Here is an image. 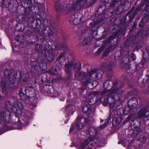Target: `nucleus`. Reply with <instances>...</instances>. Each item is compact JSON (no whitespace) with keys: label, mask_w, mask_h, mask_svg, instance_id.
Wrapping results in <instances>:
<instances>
[{"label":"nucleus","mask_w":149,"mask_h":149,"mask_svg":"<svg viewBox=\"0 0 149 149\" xmlns=\"http://www.w3.org/2000/svg\"><path fill=\"white\" fill-rule=\"evenodd\" d=\"M116 63L115 61H110L108 64L106 63H102L100 64V68L102 70H106L108 71L111 72L112 69L115 67Z\"/></svg>","instance_id":"obj_7"},{"label":"nucleus","mask_w":149,"mask_h":149,"mask_svg":"<svg viewBox=\"0 0 149 149\" xmlns=\"http://www.w3.org/2000/svg\"><path fill=\"white\" fill-rule=\"evenodd\" d=\"M35 49L39 53L42 54H45L48 50L54 51L53 46L46 42L45 44H37L35 46Z\"/></svg>","instance_id":"obj_6"},{"label":"nucleus","mask_w":149,"mask_h":149,"mask_svg":"<svg viewBox=\"0 0 149 149\" xmlns=\"http://www.w3.org/2000/svg\"><path fill=\"white\" fill-rule=\"evenodd\" d=\"M103 121V120H101V121L102 122Z\"/></svg>","instance_id":"obj_58"},{"label":"nucleus","mask_w":149,"mask_h":149,"mask_svg":"<svg viewBox=\"0 0 149 149\" xmlns=\"http://www.w3.org/2000/svg\"><path fill=\"white\" fill-rule=\"evenodd\" d=\"M94 140H95L94 138L91 137H89L88 139L84 140L83 142L80 145L81 149H84L90 142H91L90 145L91 146H93L94 144Z\"/></svg>","instance_id":"obj_14"},{"label":"nucleus","mask_w":149,"mask_h":149,"mask_svg":"<svg viewBox=\"0 0 149 149\" xmlns=\"http://www.w3.org/2000/svg\"><path fill=\"white\" fill-rule=\"evenodd\" d=\"M123 6L121 5L116 9L115 12L116 13L119 14L123 12Z\"/></svg>","instance_id":"obj_32"},{"label":"nucleus","mask_w":149,"mask_h":149,"mask_svg":"<svg viewBox=\"0 0 149 149\" xmlns=\"http://www.w3.org/2000/svg\"><path fill=\"white\" fill-rule=\"evenodd\" d=\"M132 60H136V56L134 54H132Z\"/></svg>","instance_id":"obj_48"},{"label":"nucleus","mask_w":149,"mask_h":149,"mask_svg":"<svg viewBox=\"0 0 149 149\" xmlns=\"http://www.w3.org/2000/svg\"><path fill=\"white\" fill-rule=\"evenodd\" d=\"M91 106L90 105H85L82 109V112L83 113H86L87 116L89 115L93 114L91 111Z\"/></svg>","instance_id":"obj_22"},{"label":"nucleus","mask_w":149,"mask_h":149,"mask_svg":"<svg viewBox=\"0 0 149 149\" xmlns=\"http://www.w3.org/2000/svg\"><path fill=\"white\" fill-rule=\"evenodd\" d=\"M47 76L45 73H42L37 76L36 78V82L39 84H42L47 80Z\"/></svg>","instance_id":"obj_15"},{"label":"nucleus","mask_w":149,"mask_h":149,"mask_svg":"<svg viewBox=\"0 0 149 149\" xmlns=\"http://www.w3.org/2000/svg\"><path fill=\"white\" fill-rule=\"evenodd\" d=\"M3 119L7 123H9V120L11 119V113L8 110L3 111L2 113Z\"/></svg>","instance_id":"obj_18"},{"label":"nucleus","mask_w":149,"mask_h":149,"mask_svg":"<svg viewBox=\"0 0 149 149\" xmlns=\"http://www.w3.org/2000/svg\"><path fill=\"white\" fill-rule=\"evenodd\" d=\"M138 114L139 118L149 120V111L146 109L142 108L139 111Z\"/></svg>","instance_id":"obj_12"},{"label":"nucleus","mask_w":149,"mask_h":149,"mask_svg":"<svg viewBox=\"0 0 149 149\" xmlns=\"http://www.w3.org/2000/svg\"><path fill=\"white\" fill-rule=\"evenodd\" d=\"M113 83L111 81V80L109 79L106 81L104 83L103 85V86L105 89H107L111 87L110 84Z\"/></svg>","instance_id":"obj_31"},{"label":"nucleus","mask_w":149,"mask_h":149,"mask_svg":"<svg viewBox=\"0 0 149 149\" xmlns=\"http://www.w3.org/2000/svg\"><path fill=\"white\" fill-rule=\"evenodd\" d=\"M31 72L32 76H35L37 73L38 69L41 70H45L47 69V65L46 63L43 60H40L39 63L36 61H32L31 62Z\"/></svg>","instance_id":"obj_5"},{"label":"nucleus","mask_w":149,"mask_h":149,"mask_svg":"<svg viewBox=\"0 0 149 149\" xmlns=\"http://www.w3.org/2000/svg\"><path fill=\"white\" fill-rule=\"evenodd\" d=\"M4 77L0 82V87L3 90L5 91L13 85L16 81L17 75L12 69H5L3 72Z\"/></svg>","instance_id":"obj_1"},{"label":"nucleus","mask_w":149,"mask_h":149,"mask_svg":"<svg viewBox=\"0 0 149 149\" xmlns=\"http://www.w3.org/2000/svg\"><path fill=\"white\" fill-rule=\"evenodd\" d=\"M120 111V109H118L117 110V113H118V112H119Z\"/></svg>","instance_id":"obj_54"},{"label":"nucleus","mask_w":149,"mask_h":149,"mask_svg":"<svg viewBox=\"0 0 149 149\" xmlns=\"http://www.w3.org/2000/svg\"><path fill=\"white\" fill-rule=\"evenodd\" d=\"M6 106L8 109H12L13 106L12 104H11L10 102L9 101H7L6 102Z\"/></svg>","instance_id":"obj_37"},{"label":"nucleus","mask_w":149,"mask_h":149,"mask_svg":"<svg viewBox=\"0 0 149 149\" xmlns=\"http://www.w3.org/2000/svg\"><path fill=\"white\" fill-rule=\"evenodd\" d=\"M67 110L68 112L69 115L73 114L75 111L74 107L73 106L68 105L66 107Z\"/></svg>","instance_id":"obj_30"},{"label":"nucleus","mask_w":149,"mask_h":149,"mask_svg":"<svg viewBox=\"0 0 149 149\" xmlns=\"http://www.w3.org/2000/svg\"><path fill=\"white\" fill-rule=\"evenodd\" d=\"M38 8L39 11L43 12L45 9V6L43 4H40L39 5Z\"/></svg>","instance_id":"obj_38"},{"label":"nucleus","mask_w":149,"mask_h":149,"mask_svg":"<svg viewBox=\"0 0 149 149\" xmlns=\"http://www.w3.org/2000/svg\"><path fill=\"white\" fill-rule=\"evenodd\" d=\"M102 6H100L99 8L98 9V10H100V9H101L102 8Z\"/></svg>","instance_id":"obj_52"},{"label":"nucleus","mask_w":149,"mask_h":149,"mask_svg":"<svg viewBox=\"0 0 149 149\" xmlns=\"http://www.w3.org/2000/svg\"><path fill=\"white\" fill-rule=\"evenodd\" d=\"M65 53L63 52L59 56L57 59L59 64L61 66H63L64 63L65 71L68 75H71V73L73 70L79 71L80 69V65L76 62L74 63L73 61L69 62L68 58H66L65 56Z\"/></svg>","instance_id":"obj_2"},{"label":"nucleus","mask_w":149,"mask_h":149,"mask_svg":"<svg viewBox=\"0 0 149 149\" xmlns=\"http://www.w3.org/2000/svg\"><path fill=\"white\" fill-rule=\"evenodd\" d=\"M111 46L109 47H108L105 52H104L103 54V56H106L108 55V54H109V53L111 51Z\"/></svg>","instance_id":"obj_34"},{"label":"nucleus","mask_w":149,"mask_h":149,"mask_svg":"<svg viewBox=\"0 0 149 149\" xmlns=\"http://www.w3.org/2000/svg\"><path fill=\"white\" fill-rule=\"evenodd\" d=\"M25 94H28L30 93L29 96L30 97L31 95H33V97L35 96V91L33 88L31 87H27L25 89ZM33 96H31V97H32Z\"/></svg>","instance_id":"obj_23"},{"label":"nucleus","mask_w":149,"mask_h":149,"mask_svg":"<svg viewBox=\"0 0 149 149\" xmlns=\"http://www.w3.org/2000/svg\"><path fill=\"white\" fill-rule=\"evenodd\" d=\"M19 95L21 98L22 100H25L26 97V94H24L23 92V90L22 88H21L19 91Z\"/></svg>","instance_id":"obj_33"},{"label":"nucleus","mask_w":149,"mask_h":149,"mask_svg":"<svg viewBox=\"0 0 149 149\" xmlns=\"http://www.w3.org/2000/svg\"><path fill=\"white\" fill-rule=\"evenodd\" d=\"M93 95L94 94H98L99 93V92H93Z\"/></svg>","instance_id":"obj_50"},{"label":"nucleus","mask_w":149,"mask_h":149,"mask_svg":"<svg viewBox=\"0 0 149 149\" xmlns=\"http://www.w3.org/2000/svg\"><path fill=\"white\" fill-rule=\"evenodd\" d=\"M12 110L15 113L18 114H21L25 110L22 102L18 101L17 103L13 105Z\"/></svg>","instance_id":"obj_10"},{"label":"nucleus","mask_w":149,"mask_h":149,"mask_svg":"<svg viewBox=\"0 0 149 149\" xmlns=\"http://www.w3.org/2000/svg\"><path fill=\"white\" fill-rule=\"evenodd\" d=\"M40 92L43 93H52L54 91L53 86L48 84L40 86Z\"/></svg>","instance_id":"obj_11"},{"label":"nucleus","mask_w":149,"mask_h":149,"mask_svg":"<svg viewBox=\"0 0 149 149\" xmlns=\"http://www.w3.org/2000/svg\"><path fill=\"white\" fill-rule=\"evenodd\" d=\"M118 84L117 82H116L113 84V88H112L110 89V90H105L102 91L100 93L101 95H107V98L104 99L103 97H102L100 99V101L101 102H103V104H107L108 103H109L108 101V98H111L113 100H114L116 98V96L118 94V91L119 90L123 87V86H121L119 87L118 88H116L115 89V87Z\"/></svg>","instance_id":"obj_4"},{"label":"nucleus","mask_w":149,"mask_h":149,"mask_svg":"<svg viewBox=\"0 0 149 149\" xmlns=\"http://www.w3.org/2000/svg\"><path fill=\"white\" fill-rule=\"evenodd\" d=\"M56 10L57 11H62L67 13L69 10V5L66 4L65 2L62 3H60L58 2L56 3L55 6Z\"/></svg>","instance_id":"obj_9"},{"label":"nucleus","mask_w":149,"mask_h":149,"mask_svg":"<svg viewBox=\"0 0 149 149\" xmlns=\"http://www.w3.org/2000/svg\"><path fill=\"white\" fill-rule=\"evenodd\" d=\"M130 116H129L127 118V119L128 120H130Z\"/></svg>","instance_id":"obj_53"},{"label":"nucleus","mask_w":149,"mask_h":149,"mask_svg":"<svg viewBox=\"0 0 149 149\" xmlns=\"http://www.w3.org/2000/svg\"><path fill=\"white\" fill-rule=\"evenodd\" d=\"M97 132V128L94 127H90L89 130V135L91 136H95Z\"/></svg>","instance_id":"obj_26"},{"label":"nucleus","mask_w":149,"mask_h":149,"mask_svg":"<svg viewBox=\"0 0 149 149\" xmlns=\"http://www.w3.org/2000/svg\"><path fill=\"white\" fill-rule=\"evenodd\" d=\"M93 114L89 115L87 116V117H85L84 119V123H89L93 120Z\"/></svg>","instance_id":"obj_29"},{"label":"nucleus","mask_w":149,"mask_h":149,"mask_svg":"<svg viewBox=\"0 0 149 149\" xmlns=\"http://www.w3.org/2000/svg\"><path fill=\"white\" fill-rule=\"evenodd\" d=\"M125 65V64H123V65Z\"/></svg>","instance_id":"obj_60"},{"label":"nucleus","mask_w":149,"mask_h":149,"mask_svg":"<svg viewBox=\"0 0 149 149\" xmlns=\"http://www.w3.org/2000/svg\"><path fill=\"white\" fill-rule=\"evenodd\" d=\"M59 70V68L58 66H53L50 69V73L52 75H56Z\"/></svg>","instance_id":"obj_25"},{"label":"nucleus","mask_w":149,"mask_h":149,"mask_svg":"<svg viewBox=\"0 0 149 149\" xmlns=\"http://www.w3.org/2000/svg\"><path fill=\"white\" fill-rule=\"evenodd\" d=\"M130 61V56L129 55L127 54L125 55L123 57L122 61H121L120 66L121 67L123 68L126 67L127 64Z\"/></svg>","instance_id":"obj_19"},{"label":"nucleus","mask_w":149,"mask_h":149,"mask_svg":"<svg viewBox=\"0 0 149 149\" xmlns=\"http://www.w3.org/2000/svg\"><path fill=\"white\" fill-rule=\"evenodd\" d=\"M87 149H92V148H90V147H88V148H87Z\"/></svg>","instance_id":"obj_56"},{"label":"nucleus","mask_w":149,"mask_h":149,"mask_svg":"<svg viewBox=\"0 0 149 149\" xmlns=\"http://www.w3.org/2000/svg\"><path fill=\"white\" fill-rule=\"evenodd\" d=\"M118 143H120V142H118Z\"/></svg>","instance_id":"obj_59"},{"label":"nucleus","mask_w":149,"mask_h":149,"mask_svg":"<svg viewBox=\"0 0 149 149\" xmlns=\"http://www.w3.org/2000/svg\"><path fill=\"white\" fill-rule=\"evenodd\" d=\"M33 100V101L32 102H31L30 103V105L31 106H32L33 107H35L36 106V100L34 99Z\"/></svg>","instance_id":"obj_41"},{"label":"nucleus","mask_w":149,"mask_h":149,"mask_svg":"<svg viewBox=\"0 0 149 149\" xmlns=\"http://www.w3.org/2000/svg\"><path fill=\"white\" fill-rule=\"evenodd\" d=\"M111 75L110 76H109L110 78H111Z\"/></svg>","instance_id":"obj_57"},{"label":"nucleus","mask_w":149,"mask_h":149,"mask_svg":"<svg viewBox=\"0 0 149 149\" xmlns=\"http://www.w3.org/2000/svg\"><path fill=\"white\" fill-rule=\"evenodd\" d=\"M65 46V45H64L61 44H59L57 45L54 46V47L56 48L57 50L58 51L63 49Z\"/></svg>","instance_id":"obj_35"},{"label":"nucleus","mask_w":149,"mask_h":149,"mask_svg":"<svg viewBox=\"0 0 149 149\" xmlns=\"http://www.w3.org/2000/svg\"><path fill=\"white\" fill-rule=\"evenodd\" d=\"M74 76L76 79L81 80H85V81L82 83L84 85L86 86L88 84L91 83L92 80L95 79V78H100L102 75L99 71L96 69H93L90 71L88 74L84 72H76Z\"/></svg>","instance_id":"obj_3"},{"label":"nucleus","mask_w":149,"mask_h":149,"mask_svg":"<svg viewBox=\"0 0 149 149\" xmlns=\"http://www.w3.org/2000/svg\"><path fill=\"white\" fill-rule=\"evenodd\" d=\"M138 104L137 99L135 97H132L131 100H129L128 102V106L132 107L131 108L134 109L137 106Z\"/></svg>","instance_id":"obj_17"},{"label":"nucleus","mask_w":149,"mask_h":149,"mask_svg":"<svg viewBox=\"0 0 149 149\" xmlns=\"http://www.w3.org/2000/svg\"><path fill=\"white\" fill-rule=\"evenodd\" d=\"M8 1V0H1V2L0 1V6L1 7H3L5 5L6 2Z\"/></svg>","instance_id":"obj_42"},{"label":"nucleus","mask_w":149,"mask_h":149,"mask_svg":"<svg viewBox=\"0 0 149 149\" xmlns=\"http://www.w3.org/2000/svg\"><path fill=\"white\" fill-rule=\"evenodd\" d=\"M8 5H10V4H11V3L10 2H8Z\"/></svg>","instance_id":"obj_55"},{"label":"nucleus","mask_w":149,"mask_h":149,"mask_svg":"<svg viewBox=\"0 0 149 149\" xmlns=\"http://www.w3.org/2000/svg\"><path fill=\"white\" fill-rule=\"evenodd\" d=\"M75 127V126L74 125V123L72 125L71 128L70 129L69 132H72L74 129Z\"/></svg>","instance_id":"obj_45"},{"label":"nucleus","mask_w":149,"mask_h":149,"mask_svg":"<svg viewBox=\"0 0 149 149\" xmlns=\"http://www.w3.org/2000/svg\"><path fill=\"white\" fill-rule=\"evenodd\" d=\"M1 93H3V92H1L0 91V99L1 100H3L4 99V97L3 95H1Z\"/></svg>","instance_id":"obj_47"},{"label":"nucleus","mask_w":149,"mask_h":149,"mask_svg":"<svg viewBox=\"0 0 149 149\" xmlns=\"http://www.w3.org/2000/svg\"><path fill=\"white\" fill-rule=\"evenodd\" d=\"M47 29H48L47 32V36L49 38L52 40H55L57 36V32L54 27H51L50 28L47 27Z\"/></svg>","instance_id":"obj_13"},{"label":"nucleus","mask_w":149,"mask_h":149,"mask_svg":"<svg viewBox=\"0 0 149 149\" xmlns=\"http://www.w3.org/2000/svg\"><path fill=\"white\" fill-rule=\"evenodd\" d=\"M1 112H0V120H1Z\"/></svg>","instance_id":"obj_51"},{"label":"nucleus","mask_w":149,"mask_h":149,"mask_svg":"<svg viewBox=\"0 0 149 149\" xmlns=\"http://www.w3.org/2000/svg\"><path fill=\"white\" fill-rule=\"evenodd\" d=\"M120 122L119 121L118 118H116L115 120L114 119L113 121V123L115 124L116 126L119 125Z\"/></svg>","instance_id":"obj_39"},{"label":"nucleus","mask_w":149,"mask_h":149,"mask_svg":"<svg viewBox=\"0 0 149 149\" xmlns=\"http://www.w3.org/2000/svg\"><path fill=\"white\" fill-rule=\"evenodd\" d=\"M86 42V45L89 44L92 40V38L91 37H88L86 38H84Z\"/></svg>","instance_id":"obj_40"},{"label":"nucleus","mask_w":149,"mask_h":149,"mask_svg":"<svg viewBox=\"0 0 149 149\" xmlns=\"http://www.w3.org/2000/svg\"><path fill=\"white\" fill-rule=\"evenodd\" d=\"M106 45L104 44L102 45V46L99 48L97 51V53L98 54H100L104 49Z\"/></svg>","instance_id":"obj_36"},{"label":"nucleus","mask_w":149,"mask_h":149,"mask_svg":"<svg viewBox=\"0 0 149 149\" xmlns=\"http://www.w3.org/2000/svg\"><path fill=\"white\" fill-rule=\"evenodd\" d=\"M54 51L48 50L47 52H45V54H43V55H45L47 60L49 62L52 61L54 58V55L53 53L55 51V49L53 47Z\"/></svg>","instance_id":"obj_16"},{"label":"nucleus","mask_w":149,"mask_h":149,"mask_svg":"<svg viewBox=\"0 0 149 149\" xmlns=\"http://www.w3.org/2000/svg\"><path fill=\"white\" fill-rule=\"evenodd\" d=\"M108 123L109 122L108 121L105 122L103 125H102L100 126V127L101 128H103L105 127L108 125Z\"/></svg>","instance_id":"obj_44"},{"label":"nucleus","mask_w":149,"mask_h":149,"mask_svg":"<svg viewBox=\"0 0 149 149\" xmlns=\"http://www.w3.org/2000/svg\"><path fill=\"white\" fill-rule=\"evenodd\" d=\"M147 61L146 58H144V57H143L141 62V65H143L145 63L147 62Z\"/></svg>","instance_id":"obj_43"},{"label":"nucleus","mask_w":149,"mask_h":149,"mask_svg":"<svg viewBox=\"0 0 149 149\" xmlns=\"http://www.w3.org/2000/svg\"><path fill=\"white\" fill-rule=\"evenodd\" d=\"M86 42H85V40L84 39L83 40L82 42H80L79 43V45L81 46H83L84 45H86Z\"/></svg>","instance_id":"obj_46"},{"label":"nucleus","mask_w":149,"mask_h":149,"mask_svg":"<svg viewBox=\"0 0 149 149\" xmlns=\"http://www.w3.org/2000/svg\"><path fill=\"white\" fill-rule=\"evenodd\" d=\"M87 0H77L73 4L72 8L75 10L85 8L87 6Z\"/></svg>","instance_id":"obj_8"},{"label":"nucleus","mask_w":149,"mask_h":149,"mask_svg":"<svg viewBox=\"0 0 149 149\" xmlns=\"http://www.w3.org/2000/svg\"><path fill=\"white\" fill-rule=\"evenodd\" d=\"M101 1L102 2L106 3L111 2L110 5V6L112 7H114L118 1L117 0H101Z\"/></svg>","instance_id":"obj_28"},{"label":"nucleus","mask_w":149,"mask_h":149,"mask_svg":"<svg viewBox=\"0 0 149 149\" xmlns=\"http://www.w3.org/2000/svg\"><path fill=\"white\" fill-rule=\"evenodd\" d=\"M83 117L81 114L78 115L76 118L77 125L76 129L78 130L81 129L84 127V125L82 123H79L81 122V120L83 118Z\"/></svg>","instance_id":"obj_20"},{"label":"nucleus","mask_w":149,"mask_h":149,"mask_svg":"<svg viewBox=\"0 0 149 149\" xmlns=\"http://www.w3.org/2000/svg\"><path fill=\"white\" fill-rule=\"evenodd\" d=\"M77 14H74L72 15L70 17L69 19V22L72 24H77L79 23V18L77 17Z\"/></svg>","instance_id":"obj_21"},{"label":"nucleus","mask_w":149,"mask_h":149,"mask_svg":"<svg viewBox=\"0 0 149 149\" xmlns=\"http://www.w3.org/2000/svg\"><path fill=\"white\" fill-rule=\"evenodd\" d=\"M29 78V76L28 73H20V79L24 82L26 81Z\"/></svg>","instance_id":"obj_24"},{"label":"nucleus","mask_w":149,"mask_h":149,"mask_svg":"<svg viewBox=\"0 0 149 149\" xmlns=\"http://www.w3.org/2000/svg\"><path fill=\"white\" fill-rule=\"evenodd\" d=\"M19 35H17V36L16 37V40L17 41V42H19Z\"/></svg>","instance_id":"obj_49"},{"label":"nucleus","mask_w":149,"mask_h":149,"mask_svg":"<svg viewBox=\"0 0 149 149\" xmlns=\"http://www.w3.org/2000/svg\"><path fill=\"white\" fill-rule=\"evenodd\" d=\"M123 114L125 115L129 114H133V112L134 111L129 106L128 108H126L123 109Z\"/></svg>","instance_id":"obj_27"}]
</instances>
